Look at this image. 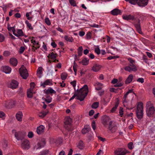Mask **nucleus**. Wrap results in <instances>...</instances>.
Wrapping results in <instances>:
<instances>
[{
  "mask_svg": "<svg viewBox=\"0 0 155 155\" xmlns=\"http://www.w3.org/2000/svg\"><path fill=\"white\" fill-rule=\"evenodd\" d=\"M119 58V56H109L107 58V59L108 60H111L113 59H115L117 58Z\"/></svg>",
  "mask_w": 155,
  "mask_h": 155,
  "instance_id": "46",
  "label": "nucleus"
},
{
  "mask_svg": "<svg viewBox=\"0 0 155 155\" xmlns=\"http://www.w3.org/2000/svg\"><path fill=\"white\" fill-rule=\"evenodd\" d=\"M137 81L143 83L144 82V79L143 78H139L137 79Z\"/></svg>",
  "mask_w": 155,
  "mask_h": 155,
  "instance_id": "56",
  "label": "nucleus"
},
{
  "mask_svg": "<svg viewBox=\"0 0 155 155\" xmlns=\"http://www.w3.org/2000/svg\"><path fill=\"white\" fill-rule=\"evenodd\" d=\"M148 2V0H139L137 4L139 6L144 7L147 5Z\"/></svg>",
  "mask_w": 155,
  "mask_h": 155,
  "instance_id": "12",
  "label": "nucleus"
},
{
  "mask_svg": "<svg viewBox=\"0 0 155 155\" xmlns=\"http://www.w3.org/2000/svg\"><path fill=\"white\" fill-rule=\"evenodd\" d=\"M154 107L153 106L150 107L148 109H147L146 113L147 115L150 117L154 113Z\"/></svg>",
  "mask_w": 155,
  "mask_h": 155,
  "instance_id": "10",
  "label": "nucleus"
},
{
  "mask_svg": "<svg viewBox=\"0 0 155 155\" xmlns=\"http://www.w3.org/2000/svg\"><path fill=\"white\" fill-rule=\"evenodd\" d=\"M110 121V118L109 117L105 115L102 117V123L104 127H106L108 123Z\"/></svg>",
  "mask_w": 155,
  "mask_h": 155,
  "instance_id": "9",
  "label": "nucleus"
},
{
  "mask_svg": "<svg viewBox=\"0 0 155 155\" xmlns=\"http://www.w3.org/2000/svg\"><path fill=\"white\" fill-rule=\"evenodd\" d=\"M33 91L32 89H29L27 91V96L28 98H31L33 97Z\"/></svg>",
  "mask_w": 155,
  "mask_h": 155,
  "instance_id": "29",
  "label": "nucleus"
},
{
  "mask_svg": "<svg viewBox=\"0 0 155 155\" xmlns=\"http://www.w3.org/2000/svg\"><path fill=\"white\" fill-rule=\"evenodd\" d=\"M45 128V127L42 125H41L38 127L36 130L37 134H41L43 133Z\"/></svg>",
  "mask_w": 155,
  "mask_h": 155,
  "instance_id": "14",
  "label": "nucleus"
},
{
  "mask_svg": "<svg viewBox=\"0 0 155 155\" xmlns=\"http://www.w3.org/2000/svg\"><path fill=\"white\" fill-rule=\"evenodd\" d=\"M119 104V100L118 98L117 99V101L115 103L114 106L113 107L111 110V112H114L116 110L117 107H118V105Z\"/></svg>",
  "mask_w": 155,
  "mask_h": 155,
  "instance_id": "24",
  "label": "nucleus"
},
{
  "mask_svg": "<svg viewBox=\"0 0 155 155\" xmlns=\"http://www.w3.org/2000/svg\"><path fill=\"white\" fill-rule=\"evenodd\" d=\"M64 124L66 125H70L71 122V119L69 117H67L65 118Z\"/></svg>",
  "mask_w": 155,
  "mask_h": 155,
  "instance_id": "32",
  "label": "nucleus"
},
{
  "mask_svg": "<svg viewBox=\"0 0 155 155\" xmlns=\"http://www.w3.org/2000/svg\"><path fill=\"white\" fill-rule=\"evenodd\" d=\"M15 104V102L13 101H5L4 103V105L8 108H12Z\"/></svg>",
  "mask_w": 155,
  "mask_h": 155,
  "instance_id": "7",
  "label": "nucleus"
},
{
  "mask_svg": "<svg viewBox=\"0 0 155 155\" xmlns=\"http://www.w3.org/2000/svg\"><path fill=\"white\" fill-rule=\"evenodd\" d=\"M119 113L121 117H122L123 115V108L122 107H120L119 109Z\"/></svg>",
  "mask_w": 155,
  "mask_h": 155,
  "instance_id": "49",
  "label": "nucleus"
},
{
  "mask_svg": "<svg viewBox=\"0 0 155 155\" xmlns=\"http://www.w3.org/2000/svg\"><path fill=\"white\" fill-rule=\"evenodd\" d=\"M94 113V110H92L90 111L89 113V115L91 116L93 115Z\"/></svg>",
  "mask_w": 155,
  "mask_h": 155,
  "instance_id": "61",
  "label": "nucleus"
},
{
  "mask_svg": "<svg viewBox=\"0 0 155 155\" xmlns=\"http://www.w3.org/2000/svg\"><path fill=\"white\" fill-rule=\"evenodd\" d=\"M74 64L73 66V69L74 71H77V65L75 62H74Z\"/></svg>",
  "mask_w": 155,
  "mask_h": 155,
  "instance_id": "59",
  "label": "nucleus"
},
{
  "mask_svg": "<svg viewBox=\"0 0 155 155\" xmlns=\"http://www.w3.org/2000/svg\"><path fill=\"white\" fill-rule=\"evenodd\" d=\"M111 14L114 15H116L121 14V11L117 8L114 9L111 11Z\"/></svg>",
  "mask_w": 155,
  "mask_h": 155,
  "instance_id": "18",
  "label": "nucleus"
},
{
  "mask_svg": "<svg viewBox=\"0 0 155 155\" xmlns=\"http://www.w3.org/2000/svg\"><path fill=\"white\" fill-rule=\"evenodd\" d=\"M89 61V60L87 59V58H85L80 62H81L83 65H87L88 64Z\"/></svg>",
  "mask_w": 155,
  "mask_h": 155,
  "instance_id": "33",
  "label": "nucleus"
},
{
  "mask_svg": "<svg viewBox=\"0 0 155 155\" xmlns=\"http://www.w3.org/2000/svg\"><path fill=\"white\" fill-rule=\"evenodd\" d=\"M17 34L15 35L16 37H19V36H22L24 35L23 32L21 29H18L17 30Z\"/></svg>",
  "mask_w": 155,
  "mask_h": 155,
  "instance_id": "25",
  "label": "nucleus"
},
{
  "mask_svg": "<svg viewBox=\"0 0 155 155\" xmlns=\"http://www.w3.org/2000/svg\"><path fill=\"white\" fill-rule=\"evenodd\" d=\"M28 136L29 138H32L33 136V134L32 132H29L28 135Z\"/></svg>",
  "mask_w": 155,
  "mask_h": 155,
  "instance_id": "57",
  "label": "nucleus"
},
{
  "mask_svg": "<svg viewBox=\"0 0 155 155\" xmlns=\"http://www.w3.org/2000/svg\"><path fill=\"white\" fill-rule=\"evenodd\" d=\"M101 68V66L95 64L92 68V70L94 71L97 72L99 71Z\"/></svg>",
  "mask_w": 155,
  "mask_h": 155,
  "instance_id": "28",
  "label": "nucleus"
},
{
  "mask_svg": "<svg viewBox=\"0 0 155 155\" xmlns=\"http://www.w3.org/2000/svg\"><path fill=\"white\" fill-rule=\"evenodd\" d=\"M133 145V143L132 142H130L128 143V147L129 149L132 150L133 149L132 146Z\"/></svg>",
  "mask_w": 155,
  "mask_h": 155,
  "instance_id": "48",
  "label": "nucleus"
},
{
  "mask_svg": "<svg viewBox=\"0 0 155 155\" xmlns=\"http://www.w3.org/2000/svg\"><path fill=\"white\" fill-rule=\"evenodd\" d=\"M83 48L82 46H80L78 49V55L79 56H81L82 54Z\"/></svg>",
  "mask_w": 155,
  "mask_h": 155,
  "instance_id": "36",
  "label": "nucleus"
},
{
  "mask_svg": "<svg viewBox=\"0 0 155 155\" xmlns=\"http://www.w3.org/2000/svg\"><path fill=\"white\" fill-rule=\"evenodd\" d=\"M10 52L8 51H5L4 52L3 55L5 56H8L10 55Z\"/></svg>",
  "mask_w": 155,
  "mask_h": 155,
  "instance_id": "55",
  "label": "nucleus"
},
{
  "mask_svg": "<svg viewBox=\"0 0 155 155\" xmlns=\"http://www.w3.org/2000/svg\"><path fill=\"white\" fill-rule=\"evenodd\" d=\"M18 84V83L17 81L15 80H12L9 87L12 89H15L17 87Z\"/></svg>",
  "mask_w": 155,
  "mask_h": 155,
  "instance_id": "11",
  "label": "nucleus"
},
{
  "mask_svg": "<svg viewBox=\"0 0 155 155\" xmlns=\"http://www.w3.org/2000/svg\"><path fill=\"white\" fill-rule=\"evenodd\" d=\"M45 22L48 25H49L51 24V22L48 18H46L45 19Z\"/></svg>",
  "mask_w": 155,
  "mask_h": 155,
  "instance_id": "44",
  "label": "nucleus"
},
{
  "mask_svg": "<svg viewBox=\"0 0 155 155\" xmlns=\"http://www.w3.org/2000/svg\"><path fill=\"white\" fill-rule=\"evenodd\" d=\"M84 144L82 140L80 141L77 145L78 148L81 150L84 147Z\"/></svg>",
  "mask_w": 155,
  "mask_h": 155,
  "instance_id": "30",
  "label": "nucleus"
},
{
  "mask_svg": "<svg viewBox=\"0 0 155 155\" xmlns=\"http://www.w3.org/2000/svg\"><path fill=\"white\" fill-rule=\"evenodd\" d=\"M142 111L143 112V104L141 102H139L137 105V110L136 112H140Z\"/></svg>",
  "mask_w": 155,
  "mask_h": 155,
  "instance_id": "15",
  "label": "nucleus"
},
{
  "mask_svg": "<svg viewBox=\"0 0 155 155\" xmlns=\"http://www.w3.org/2000/svg\"><path fill=\"white\" fill-rule=\"evenodd\" d=\"M116 84L114 85V87H120L122 86L123 84L121 82H118L116 83Z\"/></svg>",
  "mask_w": 155,
  "mask_h": 155,
  "instance_id": "53",
  "label": "nucleus"
},
{
  "mask_svg": "<svg viewBox=\"0 0 155 155\" xmlns=\"http://www.w3.org/2000/svg\"><path fill=\"white\" fill-rule=\"evenodd\" d=\"M95 52L97 54H100V51L99 48H96L95 50Z\"/></svg>",
  "mask_w": 155,
  "mask_h": 155,
  "instance_id": "64",
  "label": "nucleus"
},
{
  "mask_svg": "<svg viewBox=\"0 0 155 155\" xmlns=\"http://www.w3.org/2000/svg\"><path fill=\"white\" fill-rule=\"evenodd\" d=\"M2 68L3 72L6 74H9L12 70L11 68L8 66H3Z\"/></svg>",
  "mask_w": 155,
  "mask_h": 155,
  "instance_id": "17",
  "label": "nucleus"
},
{
  "mask_svg": "<svg viewBox=\"0 0 155 155\" xmlns=\"http://www.w3.org/2000/svg\"><path fill=\"white\" fill-rule=\"evenodd\" d=\"M25 23L26 24L27 26L28 27V28L30 29H33V28L32 27L31 24L29 22V21L26 20L25 21Z\"/></svg>",
  "mask_w": 155,
  "mask_h": 155,
  "instance_id": "42",
  "label": "nucleus"
},
{
  "mask_svg": "<svg viewBox=\"0 0 155 155\" xmlns=\"http://www.w3.org/2000/svg\"><path fill=\"white\" fill-rule=\"evenodd\" d=\"M21 76L24 79H26L28 76V71L26 68L22 65L19 69Z\"/></svg>",
  "mask_w": 155,
  "mask_h": 155,
  "instance_id": "3",
  "label": "nucleus"
},
{
  "mask_svg": "<svg viewBox=\"0 0 155 155\" xmlns=\"http://www.w3.org/2000/svg\"><path fill=\"white\" fill-rule=\"evenodd\" d=\"M25 48L24 47L21 46L19 50V52L20 54H21L23 53L24 52L25 50Z\"/></svg>",
  "mask_w": 155,
  "mask_h": 155,
  "instance_id": "43",
  "label": "nucleus"
},
{
  "mask_svg": "<svg viewBox=\"0 0 155 155\" xmlns=\"http://www.w3.org/2000/svg\"><path fill=\"white\" fill-rule=\"evenodd\" d=\"M90 130L91 128L89 125L85 126L84 128L82 129V133L83 134H85L90 131Z\"/></svg>",
  "mask_w": 155,
  "mask_h": 155,
  "instance_id": "19",
  "label": "nucleus"
},
{
  "mask_svg": "<svg viewBox=\"0 0 155 155\" xmlns=\"http://www.w3.org/2000/svg\"><path fill=\"white\" fill-rule=\"evenodd\" d=\"M42 67H39L37 71V74L40 75H41L42 74Z\"/></svg>",
  "mask_w": 155,
  "mask_h": 155,
  "instance_id": "41",
  "label": "nucleus"
},
{
  "mask_svg": "<svg viewBox=\"0 0 155 155\" xmlns=\"http://www.w3.org/2000/svg\"><path fill=\"white\" fill-rule=\"evenodd\" d=\"M133 76L132 74H130L125 81V83L128 84L130 83L132 81Z\"/></svg>",
  "mask_w": 155,
  "mask_h": 155,
  "instance_id": "23",
  "label": "nucleus"
},
{
  "mask_svg": "<svg viewBox=\"0 0 155 155\" xmlns=\"http://www.w3.org/2000/svg\"><path fill=\"white\" fill-rule=\"evenodd\" d=\"M12 133L15 132V136L18 140H23L24 135L23 133L21 131L16 132L15 130H13Z\"/></svg>",
  "mask_w": 155,
  "mask_h": 155,
  "instance_id": "5",
  "label": "nucleus"
},
{
  "mask_svg": "<svg viewBox=\"0 0 155 155\" xmlns=\"http://www.w3.org/2000/svg\"><path fill=\"white\" fill-rule=\"evenodd\" d=\"M21 146L23 149H28L30 147L29 141L27 139H25L23 140Z\"/></svg>",
  "mask_w": 155,
  "mask_h": 155,
  "instance_id": "8",
  "label": "nucleus"
},
{
  "mask_svg": "<svg viewBox=\"0 0 155 155\" xmlns=\"http://www.w3.org/2000/svg\"><path fill=\"white\" fill-rule=\"evenodd\" d=\"M138 0H125L126 2H129L131 4L135 5Z\"/></svg>",
  "mask_w": 155,
  "mask_h": 155,
  "instance_id": "40",
  "label": "nucleus"
},
{
  "mask_svg": "<svg viewBox=\"0 0 155 155\" xmlns=\"http://www.w3.org/2000/svg\"><path fill=\"white\" fill-rule=\"evenodd\" d=\"M118 82V80L117 79H114L111 81V83L113 84H115L117 83Z\"/></svg>",
  "mask_w": 155,
  "mask_h": 155,
  "instance_id": "63",
  "label": "nucleus"
},
{
  "mask_svg": "<svg viewBox=\"0 0 155 155\" xmlns=\"http://www.w3.org/2000/svg\"><path fill=\"white\" fill-rule=\"evenodd\" d=\"M52 84L50 82V80L49 79H47L43 83L41 82V86H42L43 87H45L46 85H51Z\"/></svg>",
  "mask_w": 155,
  "mask_h": 155,
  "instance_id": "22",
  "label": "nucleus"
},
{
  "mask_svg": "<svg viewBox=\"0 0 155 155\" xmlns=\"http://www.w3.org/2000/svg\"><path fill=\"white\" fill-rule=\"evenodd\" d=\"M16 118L19 121H21L22 119L23 114L21 111L18 112L16 114Z\"/></svg>",
  "mask_w": 155,
  "mask_h": 155,
  "instance_id": "16",
  "label": "nucleus"
},
{
  "mask_svg": "<svg viewBox=\"0 0 155 155\" xmlns=\"http://www.w3.org/2000/svg\"><path fill=\"white\" fill-rule=\"evenodd\" d=\"M10 64L13 66H16L18 63L17 60L15 58H12L10 59Z\"/></svg>",
  "mask_w": 155,
  "mask_h": 155,
  "instance_id": "20",
  "label": "nucleus"
},
{
  "mask_svg": "<svg viewBox=\"0 0 155 155\" xmlns=\"http://www.w3.org/2000/svg\"><path fill=\"white\" fill-rule=\"evenodd\" d=\"M136 116L139 119H141L143 116V113L142 111L140 112H136Z\"/></svg>",
  "mask_w": 155,
  "mask_h": 155,
  "instance_id": "31",
  "label": "nucleus"
},
{
  "mask_svg": "<svg viewBox=\"0 0 155 155\" xmlns=\"http://www.w3.org/2000/svg\"><path fill=\"white\" fill-rule=\"evenodd\" d=\"M42 143L39 142L38 143L37 145V147L36 148V149H38L41 148L42 147L41 146V144Z\"/></svg>",
  "mask_w": 155,
  "mask_h": 155,
  "instance_id": "60",
  "label": "nucleus"
},
{
  "mask_svg": "<svg viewBox=\"0 0 155 155\" xmlns=\"http://www.w3.org/2000/svg\"><path fill=\"white\" fill-rule=\"evenodd\" d=\"M128 153V151L124 148L118 149L114 151V153L116 155H124Z\"/></svg>",
  "mask_w": 155,
  "mask_h": 155,
  "instance_id": "6",
  "label": "nucleus"
},
{
  "mask_svg": "<svg viewBox=\"0 0 155 155\" xmlns=\"http://www.w3.org/2000/svg\"><path fill=\"white\" fill-rule=\"evenodd\" d=\"M69 2L71 5L75 6L76 5V4L74 0H69Z\"/></svg>",
  "mask_w": 155,
  "mask_h": 155,
  "instance_id": "50",
  "label": "nucleus"
},
{
  "mask_svg": "<svg viewBox=\"0 0 155 155\" xmlns=\"http://www.w3.org/2000/svg\"><path fill=\"white\" fill-rule=\"evenodd\" d=\"M96 122L94 120H93L91 124V126L94 130L96 129Z\"/></svg>",
  "mask_w": 155,
  "mask_h": 155,
  "instance_id": "47",
  "label": "nucleus"
},
{
  "mask_svg": "<svg viewBox=\"0 0 155 155\" xmlns=\"http://www.w3.org/2000/svg\"><path fill=\"white\" fill-rule=\"evenodd\" d=\"M52 98L50 96H47L46 98L45 99V101L47 103L49 104L52 101Z\"/></svg>",
  "mask_w": 155,
  "mask_h": 155,
  "instance_id": "39",
  "label": "nucleus"
},
{
  "mask_svg": "<svg viewBox=\"0 0 155 155\" xmlns=\"http://www.w3.org/2000/svg\"><path fill=\"white\" fill-rule=\"evenodd\" d=\"M40 45L39 46H38L37 47H35V46H32V50L33 51H34V52H35V50H36L38 48H40Z\"/></svg>",
  "mask_w": 155,
  "mask_h": 155,
  "instance_id": "58",
  "label": "nucleus"
},
{
  "mask_svg": "<svg viewBox=\"0 0 155 155\" xmlns=\"http://www.w3.org/2000/svg\"><path fill=\"white\" fill-rule=\"evenodd\" d=\"M117 125L115 123H113L112 121L109 122L108 129L112 133H114L117 129Z\"/></svg>",
  "mask_w": 155,
  "mask_h": 155,
  "instance_id": "4",
  "label": "nucleus"
},
{
  "mask_svg": "<svg viewBox=\"0 0 155 155\" xmlns=\"http://www.w3.org/2000/svg\"><path fill=\"white\" fill-rule=\"evenodd\" d=\"M57 54L56 53H54L53 52H52L49 54L48 56L47 57L48 58H51L54 59L56 58Z\"/></svg>",
  "mask_w": 155,
  "mask_h": 155,
  "instance_id": "26",
  "label": "nucleus"
},
{
  "mask_svg": "<svg viewBox=\"0 0 155 155\" xmlns=\"http://www.w3.org/2000/svg\"><path fill=\"white\" fill-rule=\"evenodd\" d=\"M95 86L97 87L95 88V89L97 91H99L102 89L103 84L99 82H97L95 84Z\"/></svg>",
  "mask_w": 155,
  "mask_h": 155,
  "instance_id": "27",
  "label": "nucleus"
},
{
  "mask_svg": "<svg viewBox=\"0 0 155 155\" xmlns=\"http://www.w3.org/2000/svg\"><path fill=\"white\" fill-rule=\"evenodd\" d=\"M86 36L87 39H90L91 37V33L90 32H88Z\"/></svg>",
  "mask_w": 155,
  "mask_h": 155,
  "instance_id": "54",
  "label": "nucleus"
},
{
  "mask_svg": "<svg viewBox=\"0 0 155 155\" xmlns=\"http://www.w3.org/2000/svg\"><path fill=\"white\" fill-rule=\"evenodd\" d=\"M129 61L128 65L125 67L124 70L129 72L132 71L135 72L137 70V68L136 64L135 61L132 58H129L128 59Z\"/></svg>",
  "mask_w": 155,
  "mask_h": 155,
  "instance_id": "2",
  "label": "nucleus"
},
{
  "mask_svg": "<svg viewBox=\"0 0 155 155\" xmlns=\"http://www.w3.org/2000/svg\"><path fill=\"white\" fill-rule=\"evenodd\" d=\"M77 93L75 92L73 96L69 99L71 101L73 99L76 97L77 100H79L80 101H83L86 96H87L88 92V88L87 85H84L79 90H77Z\"/></svg>",
  "mask_w": 155,
  "mask_h": 155,
  "instance_id": "1",
  "label": "nucleus"
},
{
  "mask_svg": "<svg viewBox=\"0 0 155 155\" xmlns=\"http://www.w3.org/2000/svg\"><path fill=\"white\" fill-rule=\"evenodd\" d=\"M99 106V103L97 102L94 103L91 105V107L94 109H96Z\"/></svg>",
  "mask_w": 155,
  "mask_h": 155,
  "instance_id": "37",
  "label": "nucleus"
},
{
  "mask_svg": "<svg viewBox=\"0 0 155 155\" xmlns=\"http://www.w3.org/2000/svg\"><path fill=\"white\" fill-rule=\"evenodd\" d=\"M140 20H138V23L137 24L134 25L135 27L136 30L137 32L140 34H142V32L141 30L140 24Z\"/></svg>",
  "mask_w": 155,
  "mask_h": 155,
  "instance_id": "13",
  "label": "nucleus"
},
{
  "mask_svg": "<svg viewBox=\"0 0 155 155\" xmlns=\"http://www.w3.org/2000/svg\"><path fill=\"white\" fill-rule=\"evenodd\" d=\"M45 93L46 94H48L49 93L55 94L56 93V92L52 88H50L49 89L47 90L46 91Z\"/></svg>",
  "mask_w": 155,
  "mask_h": 155,
  "instance_id": "34",
  "label": "nucleus"
},
{
  "mask_svg": "<svg viewBox=\"0 0 155 155\" xmlns=\"http://www.w3.org/2000/svg\"><path fill=\"white\" fill-rule=\"evenodd\" d=\"M64 39L67 41L72 42L73 41L74 39L72 37H69L67 35L64 36Z\"/></svg>",
  "mask_w": 155,
  "mask_h": 155,
  "instance_id": "35",
  "label": "nucleus"
},
{
  "mask_svg": "<svg viewBox=\"0 0 155 155\" xmlns=\"http://www.w3.org/2000/svg\"><path fill=\"white\" fill-rule=\"evenodd\" d=\"M70 83L72 85L73 87H74L75 90V87L76 86V81L75 80H74L71 82Z\"/></svg>",
  "mask_w": 155,
  "mask_h": 155,
  "instance_id": "51",
  "label": "nucleus"
},
{
  "mask_svg": "<svg viewBox=\"0 0 155 155\" xmlns=\"http://www.w3.org/2000/svg\"><path fill=\"white\" fill-rule=\"evenodd\" d=\"M123 18L124 19L127 20H134V16L130 15H123Z\"/></svg>",
  "mask_w": 155,
  "mask_h": 155,
  "instance_id": "21",
  "label": "nucleus"
},
{
  "mask_svg": "<svg viewBox=\"0 0 155 155\" xmlns=\"http://www.w3.org/2000/svg\"><path fill=\"white\" fill-rule=\"evenodd\" d=\"M68 76V74L64 72L61 74V78L62 80H65Z\"/></svg>",
  "mask_w": 155,
  "mask_h": 155,
  "instance_id": "38",
  "label": "nucleus"
},
{
  "mask_svg": "<svg viewBox=\"0 0 155 155\" xmlns=\"http://www.w3.org/2000/svg\"><path fill=\"white\" fill-rule=\"evenodd\" d=\"M4 40L5 37L4 35L2 34H0V42L3 41Z\"/></svg>",
  "mask_w": 155,
  "mask_h": 155,
  "instance_id": "52",
  "label": "nucleus"
},
{
  "mask_svg": "<svg viewBox=\"0 0 155 155\" xmlns=\"http://www.w3.org/2000/svg\"><path fill=\"white\" fill-rule=\"evenodd\" d=\"M49 150H45L42 151L41 153V155H46L47 154L49 153Z\"/></svg>",
  "mask_w": 155,
  "mask_h": 155,
  "instance_id": "45",
  "label": "nucleus"
},
{
  "mask_svg": "<svg viewBox=\"0 0 155 155\" xmlns=\"http://www.w3.org/2000/svg\"><path fill=\"white\" fill-rule=\"evenodd\" d=\"M5 114L4 112L0 111V118H2L5 117Z\"/></svg>",
  "mask_w": 155,
  "mask_h": 155,
  "instance_id": "62",
  "label": "nucleus"
}]
</instances>
